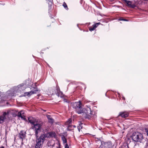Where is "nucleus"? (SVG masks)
<instances>
[{
    "label": "nucleus",
    "instance_id": "nucleus-21",
    "mask_svg": "<svg viewBox=\"0 0 148 148\" xmlns=\"http://www.w3.org/2000/svg\"><path fill=\"white\" fill-rule=\"evenodd\" d=\"M47 1H49L48 4L49 5V7L51 8V5L52 3L51 1V0H46Z\"/></svg>",
    "mask_w": 148,
    "mask_h": 148
},
{
    "label": "nucleus",
    "instance_id": "nucleus-19",
    "mask_svg": "<svg viewBox=\"0 0 148 148\" xmlns=\"http://www.w3.org/2000/svg\"><path fill=\"white\" fill-rule=\"evenodd\" d=\"M23 84H21L18 86V89L20 90L21 89L23 90L24 89V87H23Z\"/></svg>",
    "mask_w": 148,
    "mask_h": 148
},
{
    "label": "nucleus",
    "instance_id": "nucleus-5",
    "mask_svg": "<svg viewBox=\"0 0 148 148\" xmlns=\"http://www.w3.org/2000/svg\"><path fill=\"white\" fill-rule=\"evenodd\" d=\"M33 129L35 130V135L36 137H38V134L40 131L41 129V125L40 124L38 123L37 122L33 125Z\"/></svg>",
    "mask_w": 148,
    "mask_h": 148
},
{
    "label": "nucleus",
    "instance_id": "nucleus-3",
    "mask_svg": "<svg viewBox=\"0 0 148 148\" xmlns=\"http://www.w3.org/2000/svg\"><path fill=\"white\" fill-rule=\"evenodd\" d=\"M14 112L12 110H8L6 112H4L3 113L2 116L4 120L9 119L11 115H14Z\"/></svg>",
    "mask_w": 148,
    "mask_h": 148
},
{
    "label": "nucleus",
    "instance_id": "nucleus-23",
    "mask_svg": "<svg viewBox=\"0 0 148 148\" xmlns=\"http://www.w3.org/2000/svg\"><path fill=\"white\" fill-rule=\"evenodd\" d=\"M4 100L0 96V103H3L4 101Z\"/></svg>",
    "mask_w": 148,
    "mask_h": 148
},
{
    "label": "nucleus",
    "instance_id": "nucleus-6",
    "mask_svg": "<svg viewBox=\"0 0 148 148\" xmlns=\"http://www.w3.org/2000/svg\"><path fill=\"white\" fill-rule=\"evenodd\" d=\"M72 119H69L65 123V125L67 127V130L71 131L72 129V125H71Z\"/></svg>",
    "mask_w": 148,
    "mask_h": 148
},
{
    "label": "nucleus",
    "instance_id": "nucleus-31",
    "mask_svg": "<svg viewBox=\"0 0 148 148\" xmlns=\"http://www.w3.org/2000/svg\"><path fill=\"white\" fill-rule=\"evenodd\" d=\"M122 98H123V99H124H124H125V98H124V97H123Z\"/></svg>",
    "mask_w": 148,
    "mask_h": 148
},
{
    "label": "nucleus",
    "instance_id": "nucleus-13",
    "mask_svg": "<svg viewBox=\"0 0 148 148\" xmlns=\"http://www.w3.org/2000/svg\"><path fill=\"white\" fill-rule=\"evenodd\" d=\"M28 119L29 122L32 125L36 122V121L35 119L32 117H28Z\"/></svg>",
    "mask_w": 148,
    "mask_h": 148
},
{
    "label": "nucleus",
    "instance_id": "nucleus-12",
    "mask_svg": "<svg viewBox=\"0 0 148 148\" xmlns=\"http://www.w3.org/2000/svg\"><path fill=\"white\" fill-rule=\"evenodd\" d=\"M129 114L127 112H123L120 113L119 116H120L122 117L125 118L127 117L129 115Z\"/></svg>",
    "mask_w": 148,
    "mask_h": 148
},
{
    "label": "nucleus",
    "instance_id": "nucleus-1",
    "mask_svg": "<svg viewBox=\"0 0 148 148\" xmlns=\"http://www.w3.org/2000/svg\"><path fill=\"white\" fill-rule=\"evenodd\" d=\"M72 107L75 109V111L78 114H82L84 117L90 119L94 116L93 112L89 107L84 108L82 109L81 103L80 101L78 102H74L72 103Z\"/></svg>",
    "mask_w": 148,
    "mask_h": 148
},
{
    "label": "nucleus",
    "instance_id": "nucleus-7",
    "mask_svg": "<svg viewBox=\"0 0 148 148\" xmlns=\"http://www.w3.org/2000/svg\"><path fill=\"white\" fill-rule=\"evenodd\" d=\"M43 135L44 136V137L46 138L54 137L55 134L54 132H49L47 133L43 134Z\"/></svg>",
    "mask_w": 148,
    "mask_h": 148
},
{
    "label": "nucleus",
    "instance_id": "nucleus-16",
    "mask_svg": "<svg viewBox=\"0 0 148 148\" xmlns=\"http://www.w3.org/2000/svg\"><path fill=\"white\" fill-rule=\"evenodd\" d=\"M24 112L23 111H21L18 113V116L19 117H21L22 119H25V116L23 115H22V114H23Z\"/></svg>",
    "mask_w": 148,
    "mask_h": 148
},
{
    "label": "nucleus",
    "instance_id": "nucleus-24",
    "mask_svg": "<svg viewBox=\"0 0 148 148\" xmlns=\"http://www.w3.org/2000/svg\"><path fill=\"white\" fill-rule=\"evenodd\" d=\"M77 128L79 132H80V129L82 128V127L80 126H79Z\"/></svg>",
    "mask_w": 148,
    "mask_h": 148
},
{
    "label": "nucleus",
    "instance_id": "nucleus-26",
    "mask_svg": "<svg viewBox=\"0 0 148 148\" xmlns=\"http://www.w3.org/2000/svg\"><path fill=\"white\" fill-rule=\"evenodd\" d=\"M58 146L57 147V148H60V143H59V142H58Z\"/></svg>",
    "mask_w": 148,
    "mask_h": 148
},
{
    "label": "nucleus",
    "instance_id": "nucleus-32",
    "mask_svg": "<svg viewBox=\"0 0 148 148\" xmlns=\"http://www.w3.org/2000/svg\"><path fill=\"white\" fill-rule=\"evenodd\" d=\"M73 127H75V125H73Z\"/></svg>",
    "mask_w": 148,
    "mask_h": 148
},
{
    "label": "nucleus",
    "instance_id": "nucleus-22",
    "mask_svg": "<svg viewBox=\"0 0 148 148\" xmlns=\"http://www.w3.org/2000/svg\"><path fill=\"white\" fill-rule=\"evenodd\" d=\"M63 5L64 6V7L66 8V9L67 10L68 9V8H67V5H66V4L64 2L63 3Z\"/></svg>",
    "mask_w": 148,
    "mask_h": 148
},
{
    "label": "nucleus",
    "instance_id": "nucleus-10",
    "mask_svg": "<svg viewBox=\"0 0 148 148\" xmlns=\"http://www.w3.org/2000/svg\"><path fill=\"white\" fill-rule=\"evenodd\" d=\"M25 136V132L23 131H21L18 134V137L22 139L24 138Z\"/></svg>",
    "mask_w": 148,
    "mask_h": 148
},
{
    "label": "nucleus",
    "instance_id": "nucleus-27",
    "mask_svg": "<svg viewBox=\"0 0 148 148\" xmlns=\"http://www.w3.org/2000/svg\"><path fill=\"white\" fill-rule=\"evenodd\" d=\"M50 142H49H49H48V146H50Z\"/></svg>",
    "mask_w": 148,
    "mask_h": 148
},
{
    "label": "nucleus",
    "instance_id": "nucleus-18",
    "mask_svg": "<svg viewBox=\"0 0 148 148\" xmlns=\"http://www.w3.org/2000/svg\"><path fill=\"white\" fill-rule=\"evenodd\" d=\"M62 140L63 143L64 144L65 143L66 144L67 142V140L65 138L64 136H62Z\"/></svg>",
    "mask_w": 148,
    "mask_h": 148
},
{
    "label": "nucleus",
    "instance_id": "nucleus-2",
    "mask_svg": "<svg viewBox=\"0 0 148 148\" xmlns=\"http://www.w3.org/2000/svg\"><path fill=\"white\" fill-rule=\"evenodd\" d=\"M131 137L132 140L135 142H140L143 138L142 134L138 132L133 133Z\"/></svg>",
    "mask_w": 148,
    "mask_h": 148
},
{
    "label": "nucleus",
    "instance_id": "nucleus-11",
    "mask_svg": "<svg viewBox=\"0 0 148 148\" xmlns=\"http://www.w3.org/2000/svg\"><path fill=\"white\" fill-rule=\"evenodd\" d=\"M38 90L36 88L34 91H31L29 92H26L25 93V94L26 95H27L28 96H30L36 93Z\"/></svg>",
    "mask_w": 148,
    "mask_h": 148
},
{
    "label": "nucleus",
    "instance_id": "nucleus-33",
    "mask_svg": "<svg viewBox=\"0 0 148 148\" xmlns=\"http://www.w3.org/2000/svg\"><path fill=\"white\" fill-rule=\"evenodd\" d=\"M64 101H65H65H66L65 100V99L64 100Z\"/></svg>",
    "mask_w": 148,
    "mask_h": 148
},
{
    "label": "nucleus",
    "instance_id": "nucleus-25",
    "mask_svg": "<svg viewBox=\"0 0 148 148\" xmlns=\"http://www.w3.org/2000/svg\"><path fill=\"white\" fill-rule=\"evenodd\" d=\"M65 148H69L68 145L67 143L65 144Z\"/></svg>",
    "mask_w": 148,
    "mask_h": 148
},
{
    "label": "nucleus",
    "instance_id": "nucleus-14",
    "mask_svg": "<svg viewBox=\"0 0 148 148\" xmlns=\"http://www.w3.org/2000/svg\"><path fill=\"white\" fill-rule=\"evenodd\" d=\"M100 23H98L95 24L93 25L92 27H90L89 28V30L90 31L94 30L100 24Z\"/></svg>",
    "mask_w": 148,
    "mask_h": 148
},
{
    "label": "nucleus",
    "instance_id": "nucleus-9",
    "mask_svg": "<svg viewBox=\"0 0 148 148\" xmlns=\"http://www.w3.org/2000/svg\"><path fill=\"white\" fill-rule=\"evenodd\" d=\"M104 148H112V145L110 142H109L105 143ZM99 148H104L102 147H100Z\"/></svg>",
    "mask_w": 148,
    "mask_h": 148
},
{
    "label": "nucleus",
    "instance_id": "nucleus-28",
    "mask_svg": "<svg viewBox=\"0 0 148 148\" xmlns=\"http://www.w3.org/2000/svg\"><path fill=\"white\" fill-rule=\"evenodd\" d=\"M146 132H147V134L148 136V130H147V129H146Z\"/></svg>",
    "mask_w": 148,
    "mask_h": 148
},
{
    "label": "nucleus",
    "instance_id": "nucleus-17",
    "mask_svg": "<svg viewBox=\"0 0 148 148\" xmlns=\"http://www.w3.org/2000/svg\"><path fill=\"white\" fill-rule=\"evenodd\" d=\"M47 117L48 120L49 122L52 123L53 122V120L50 115H47Z\"/></svg>",
    "mask_w": 148,
    "mask_h": 148
},
{
    "label": "nucleus",
    "instance_id": "nucleus-30",
    "mask_svg": "<svg viewBox=\"0 0 148 148\" xmlns=\"http://www.w3.org/2000/svg\"><path fill=\"white\" fill-rule=\"evenodd\" d=\"M0 148H5L3 146H1L0 147Z\"/></svg>",
    "mask_w": 148,
    "mask_h": 148
},
{
    "label": "nucleus",
    "instance_id": "nucleus-15",
    "mask_svg": "<svg viewBox=\"0 0 148 148\" xmlns=\"http://www.w3.org/2000/svg\"><path fill=\"white\" fill-rule=\"evenodd\" d=\"M56 90V91L55 92V93L56 95L58 97H62V92L60 91V90L57 88Z\"/></svg>",
    "mask_w": 148,
    "mask_h": 148
},
{
    "label": "nucleus",
    "instance_id": "nucleus-29",
    "mask_svg": "<svg viewBox=\"0 0 148 148\" xmlns=\"http://www.w3.org/2000/svg\"><path fill=\"white\" fill-rule=\"evenodd\" d=\"M120 20H122V21H126V20L125 19H121Z\"/></svg>",
    "mask_w": 148,
    "mask_h": 148
},
{
    "label": "nucleus",
    "instance_id": "nucleus-4",
    "mask_svg": "<svg viewBox=\"0 0 148 148\" xmlns=\"http://www.w3.org/2000/svg\"><path fill=\"white\" fill-rule=\"evenodd\" d=\"M36 140V148H40L42 145L43 143V141L45 140V138L44 137V136L43 134L39 138H37Z\"/></svg>",
    "mask_w": 148,
    "mask_h": 148
},
{
    "label": "nucleus",
    "instance_id": "nucleus-20",
    "mask_svg": "<svg viewBox=\"0 0 148 148\" xmlns=\"http://www.w3.org/2000/svg\"><path fill=\"white\" fill-rule=\"evenodd\" d=\"M4 121L5 120L2 116H0V123H3L4 122Z\"/></svg>",
    "mask_w": 148,
    "mask_h": 148
},
{
    "label": "nucleus",
    "instance_id": "nucleus-8",
    "mask_svg": "<svg viewBox=\"0 0 148 148\" xmlns=\"http://www.w3.org/2000/svg\"><path fill=\"white\" fill-rule=\"evenodd\" d=\"M123 1L127 4V5L129 7L132 8H134L135 7V5L134 4H132L131 1L127 0H123Z\"/></svg>",
    "mask_w": 148,
    "mask_h": 148
}]
</instances>
